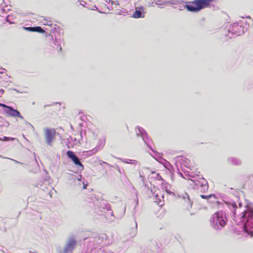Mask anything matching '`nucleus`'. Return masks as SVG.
Segmentation results:
<instances>
[{
	"label": "nucleus",
	"mask_w": 253,
	"mask_h": 253,
	"mask_svg": "<svg viewBox=\"0 0 253 253\" xmlns=\"http://www.w3.org/2000/svg\"><path fill=\"white\" fill-rule=\"evenodd\" d=\"M233 220L237 224L244 223V231L248 234H253V210L247 209L243 211L239 216H236V212H234Z\"/></svg>",
	"instance_id": "1"
},
{
	"label": "nucleus",
	"mask_w": 253,
	"mask_h": 253,
	"mask_svg": "<svg viewBox=\"0 0 253 253\" xmlns=\"http://www.w3.org/2000/svg\"><path fill=\"white\" fill-rule=\"evenodd\" d=\"M213 0H195L188 5L186 8L189 11L198 12L204 8L209 6Z\"/></svg>",
	"instance_id": "2"
},
{
	"label": "nucleus",
	"mask_w": 253,
	"mask_h": 253,
	"mask_svg": "<svg viewBox=\"0 0 253 253\" xmlns=\"http://www.w3.org/2000/svg\"><path fill=\"white\" fill-rule=\"evenodd\" d=\"M211 223L215 229H219L220 227L225 226L226 219L222 212H217L212 215L211 219Z\"/></svg>",
	"instance_id": "3"
},
{
	"label": "nucleus",
	"mask_w": 253,
	"mask_h": 253,
	"mask_svg": "<svg viewBox=\"0 0 253 253\" xmlns=\"http://www.w3.org/2000/svg\"><path fill=\"white\" fill-rule=\"evenodd\" d=\"M45 142L48 146H52L56 140V131L53 128L44 129Z\"/></svg>",
	"instance_id": "4"
},
{
	"label": "nucleus",
	"mask_w": 253,
	"mask_h": 253,
	"mask_svg": "<svg viewBox=\"0 0 253 253\" xmlns=\"http://www.w3.org/2000/svg\"><path fill=\"white\" fill-rule=\"evenodd\" d=\"M4 112L9 116L23 118L20 113L11 107L8 106L6 110H4Z\"/></svg>",
	"instance_id": "5"
},
{
	"label": "nucleus",
	"mask_w": 253,
	"mask_h": 253,
	"mask_svg": "<svg viewBox=\"0 0 253 253\" xmlns=\"http://www.w3.org/2000/svg\"><path fill=\"white\" fill-rule=\"evenodd\" d=\"M76 245V241L73 238H71L66 245L64 250V253L72 252Z\"/></svg>",
	"instance_id": "6"
},
{
	"label": "nucleus",
	"mask_w": 253,
	"mask_h": 253,
	"mask_svg": "<svg viewBox=\"0 0 253 253\" xmlns=\"http://www.w3.org/2000/svg\"><path fill=\"white\" fill-rule=\"evenodd\" d=\"M67 156L72 160L74 164L84 168L83 165L81 163L78 157L71 151H68L67 152Z\"/></svg>",
	"instance_id": "7"
},
{
	"label": "nucleus",
	"mask_w": 253,
	"mask_h": 253,
	"mask_svg": "<svg viewBox=\"0 0 253 253\" xmlns=\"http://www.w3.org/2000/svg\"><path fill=\"white\" fill-rule=\"evenodd\" d=\"M26 29L31 32H36L40 33H44V30H43L41 27L37 26L34 27H27Z\"/></svg>",
	"instance_id": "8"
},
{
	"label": "nucleus",
	"mask_w": 253,
	"mask_h": 253,
	"mask_svg": "<svg viewBox=\"0 0 253 253\" xmlns=\"http://www.w3.org/2000/svg\"><path fill=\"white\" fill-rule=\"evenodd\" d=\"M229 162L234 166H240L242 164V162L240 160H239L235 158H230L228 159Z\"/></svg>",
	"instance_id": "9"
},
{
	"label": "nucleus",
	"mask_w": 253,
	"mask_h": 253,
	"mask_svg": "<svg viewBox=\"0 0 253 253\" xmlns=\"http://www.w3.org/2000/svg\"><path fill=\"white\" fill-rule=\"evenodd\" d=\"M142 12L141 9L139 7H136L135 11L133 14V17L135 18H138L141 17Z\"/></svg>",
	"instance_id": "10"
},
{
	"label": "nucleus",
	"mask_w": 253,
	"mask_h": 253,
	"mask_svg": "<svg viewBox=\"0 0 253 253\" xmlns=\"http://www.w3.org/2000/svg\"><path fill=\"white\" fill-rule=\"evenodd\" d=\"M212 196V195L211 194L209 195H201L200 196L202 199H208L211 197Z\"/></svg>",
	"instance_id": "11"
},
{
	"label": "nucleus",
	"mask_w": 253,
	"mask_h": 253,
	"mask_svg": "<svg viewBox=\"0 0 253 253\" xmlns=\"http://www.w3.org/2000/svg\"><path fill=\"white\" fill-rule=\"evenodd\" d=\"M0 107L3 108V110H6V109L8 108V106H7L5 104L0 103Z\"/></svg>",
	"instance_id": "12"
}]
</instances>
